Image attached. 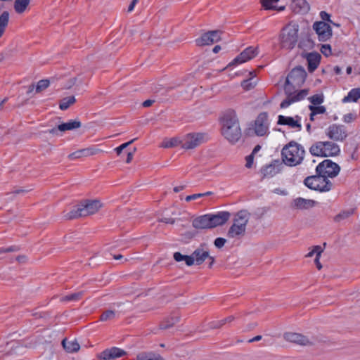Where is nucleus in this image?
<instances>
[{"mask_svg":"<svg viewBox=\"0 0 360 360\" xmlns=\"http://www.w3.org/2000/svg\"><path fill=\"white\" fill-rule=\"evenodd\" d=\"M221 133L226 139L234 143L241 137L238 117L233 111L226 112L221 118Z\"/></svg>","mask_w":360,"mask_h":360,"instance_id":"obj_1","label":"nucleus"},{"mask_svg":"<svg viewBox=\"0 0 360 360\" xmlns=\"http://www.w3.org/2000/svg\"><path fill=\"white\" fill-rule=\"evenodd\" d=\"M229 217L230 213L228 212H219L215 214H207L195 218L192 225L197 229H212L224 224Z\"/></svg>","mask_w":360,"mask_h":360,"instance_id":"obj_2","label":"nucleus"},{"mask_svg":"<svg viewBox=\"0 0 360 360\" xmlns=\"http://www.w3.org/2000/svg\"><path fill=\"white\" fill-rule=\"evenodd\" d=\"M305 150L300 144L291 141L281 150L282 163L289 167L300 165L304 158Z\"/></svg>","mask_w":360,"mask_h":360,"instance_id":"obj_3","label":"nucleus"},{"mask_svg":"<svg viewBox=\"0 0 360 360\" xmlns=\"http://www.w3.org/2000/svg\"><path fill=\"white\" fill-rule=\"evenodd\" d=\"M103 205L98 200H86L81 203L76 209L68 212L65 217L68 219H76L81 217H86L96 213Z\"/></svg>","mask_w":360,"mask_h":360,"instance_id":"obj_4","label":"nucleus"},{"mask_svg":"<svg viewBox=\"0 0 360 360\" xmlns=\"http://www.w3.org/2000/svg\"><path fill=\"white\" fill-rule=\"evenodd\" d=\"M210 257V253L207 250L200 247L195 250L191 255H183L179 252L174 253V259L176 262L185 261L187 266H192L195 264L200 265L202 264L206 259Z\"/></svg>","mask_w":360,"mask_h":360,"instance_id":"obj_5","label":"nucleus"},{"mask_svg":"<svg viewBox=\"0 0 360 360\" xmlns=\"http://www.w3.org/2000/svg\"><path fill=\"white\" fill-rule=\"evenodd\" d=\"M298 40V26L288 25L281 31L280 44L283 49H292Z\"/></svg>","mask_w":360,"mask_h":360,"instance_id":"obj_6","label":"nucleus"},{"mask_svg":"<svg viewBox=\"0 0 360 360\" xmlns=\"http://www.w3.org/2000/svg\"><path fill=\"white\" fill-rule=\"evenodd\" d=\"M307 77V72L302 67H297L293 68L288 74L284 90L285 93H290L291 90L297 87H300L304 84Z\"/></svg>","mask_w":360,"mask_h":360,"instance_id":"obj_7","label":"nucleus"},{"mask_svg":"<svg viewBox=\"0 0 360 360\" xmlns=\"http://www.w3.org/2000/svg\"><path fill=\"white\" fill-rule=\"evenodd\" d=\"M304 183L309 188L321 192L329 191L332 188V183L321 174L307 176Z\"/></svg>","mask_w":360,"mask_h":360,"instance_id":"obj_8","label":"nucleus"},{"mask_svg":"<svg viewBox=\"0 0 360 360\" xmlns=\"http://www.w3.org/2000/svg\"><path fill=\"white\" fill-rule=\"evenodd\" d=\"M283 337L285 340L301 346H311L318 342V340L314 337L309 338L301 333L293 332H285Z\"/></svg>","mask_w":360,"mask_h":360,"instance_id":"obj_9","label":"nucleus"},{"mask_svg":"<svg viewBox=\"0 0 360 360\" xmlns=\"http://www.w3.org/2000/svg\"><path fill=\"white\" fill-rule=\"evenodd\" d=\"M340 166L330 160H325L318 165L316 168V173L326 177H335L340 172Z\"/></svg>","mask_w":360,"mask_h":360,"instance_id":"obj_10","label":"nucleus"},{"mask_svg":"<svg viewBox=\"0 0 360 360\" xmlns=\"http://www.w3.org/2000/svg\"><path fill=\"white\" fill-rule=\"evenodd\" d=\"M206 141V134L202 133H191L181 137V148L193 149Z\"/></svg>","mask_w":360,"mask_h":360,"instance_id":"obj_11","label":"nucleus"},{"mask_svg":"<svg viewBox=\"0 0 360 360\" xmlns=\"http://www.w3.org/2000/svg\"><path fill=\"white\" fill-rule=\"evenodd\" d=\"M313 29L318 35L321 41H326L331 38L333 32L330 25L324 21L316 22L313 25Z\"/></svg>","mask_w":360,"mask_h":360,"instance_id":"obj_12","label":"nucleus"},{"mask_svg":"<svg viewBox=\"0 0 360 360\" xmlns=\"http://www.w3.org/2000/svg\"><path fill=\"white\" fill-rule=\"evenodd\" d=\"M326 134L329 139L336 141H342L347 136L345 127L336 124L330 125L327 128Z\"/></svg>","mask_w":360,"mask_h":360,"instance_id":"obj_13","label":"nucleus"},{"mask_svg":"<svg viewBox=\"0 0 360 360\" xmlns=\"http://www.w3.org/2000/svg\"><path fill=\"white\" fill-rule=\"evenodd\" d=\"M221 32L218 30H213L203 34L200 37L195 40V43L199 46H208L219 41L221 39Z\"/></svg>","mask_w":360,"mask_h":360,"instance_id":"obj_14","label":"nucleus"},{"mask_svg":"<svg viewBox=\"0 0 360 360\" xmlns=\"http://www.w3.org/2000/svg\"><path fill=\"white\" fill-rule=\"evenodd\" d=\"M285 94H287V98L281 102L280 105L281 108H288L292 103L302 100L308 95L309 91L307 89H302L298 92H292V90H291L290 93Z\"/></svg>","mask_w":360,"mask_h":360,"instance_id":"obj_15","label":"nucleus"},{"mask_svg":"<svg viewBox=\"0 0 360 360\" xmlns=\"http://www.w3.org/2000/svg\"><path fill=\"white\" fill-rule=\"evenodd\" d=\"M258 53L257 47L249 46L242 51L229 65L245 63L257 56Z\"/></svg>","mask_w":360,"mask_h":360,"instance_id":"obj_16","label":"nucleus"},{"mask_svg":"<svg viewBox=\"0 0 360 360\" xmlns=\"http://www.w3.org/2000/svg\"><path fill=\"white\" fill-rule=\"evenodd\" d=\"M269 129L268 115L266 113H261L257 117L255 122V132L257 136H264Z\"/></svg>","mask_w":360,"mask_h":360,"instance_id":"obj_17","label":"nucleus"},{"mask_svg":"<svg viewBox=\"0 0 360 360\" xmlns=\"http://www.w3.org/2000/svg\"><path fill=\"white\" fill-rule=\"evenodd\" d=\"M301 117L298 115L295 117H287L284 115H279L278 117L277 124L279 125H287L290 128L300 131L302 129Z\"/></svg>","mask_w":360,"mask_h":360,"instance_id":"obj_18","label":"nucleus"},{"mask_svg":"<svg viewBox=\"0 0 360 360\" xmlns=\"http://www.w3.org/2000/svg\"><path fill=\"white\" fill-rule=\"evenodd\" d=\"M283 168V163L279 160H274L271 164L263 167L261 173L264 178L272 177L280 173Z\"/></svg>","mask_w":360,"mask_h":360,"instance_id":"obj_19","label":"nucleus"},{"mask_svg":"<svg viewBox=\"0 0 360 360\" xmlns=\"http://www.w3.org/2000/svg\"><path fill=\"white\" fill-rule=\"evenodd\" d=\"M126 354V352L117 347H112L103 351L98 357L102 360H112Z\"/></svg>","mask_w":360,"mask_h":360,"instance_id":"obj_20","label":"nucleus"},{"mask_svg":"<svg viewBox=\"0 0 360 360\" xmlns=\"http://www.w3.org/2000/svg\"><path fill=\"white\" fill-rule=\"evenodd\" d=\"M250 214L246 210L239 211L233 219V225L240 226V227L245 229L249 221Z\"/></svg>","mask_w":360,"mask_h":360,"instance_id":"obj_21","label":"nucleus"},{"mask_svg":"<svg viewBox=\"0 0 360 360\" xmlns=\"http://www.w3.org/2000/svg\"><path fill=\"white\" fill-rule=\"evenodd\" d=\"M323 147V157L338 155L340 149L338 145L330 141H322Z\"/></svg>","mask_w":360,"mask_h":360,"instance_id":"obj_22","label":"nucleus"},{"mask_svg":"<svg viewBox=\"0 0 360 360\" xmlns=\"http://www.w3.org/2000/svg\"><path fill=\"white\" fill-rule=\"evenodd\" d=\"M306 58L308 63V70L310 72H314L319 65L321 55L318 53H309L307 55Z\"/></svg>","mask_w":360,"mask_h":360,"instance_id":"obj_23","label":"nucleus"},{"mask_svg":"<svg viewBox=\"0 0 360 360\" xmlns=\"http://www.w3.org/2000/svg\"><path fill=\"white\" fill-rule=\"evenodd\" d=\"M315 205L314 200L302 198H297L293 200V206L300 210H307L313 207Z\"/></svg>","mask_w":360,"mask_h":360,"instance_id":"obj_24","label":"nucleus"},{"mask_svg":"<svg viewBox=\"0 0 360 360\" xmlns=\"http://www.w3.org/2000/svg\"><path fill=\"white\" fill-rule=\"evenodd\" d=\"M62 345L69 353L77 352L80 348L79 344L76 340H68L65 338L62 341Z\"/></svg>","mask_w":360,"mask_h":360,"instance_id":"obj_25","label":"nucleus"},{"mask_svg":"<svg viewBox=\"0 0 360 360\" xmlns=\"http://www.w3.org/2000/svg\"><path fill=\"white\" fill-rule=\"evenodd\" d=\"M245 229L240 227V226L231 225L227 232V236L230 238H240L245 233Z\"/></svg>","mask_w":360,"mask_h":360,"instance_id":"obj_26","label":"nucleus"},{"mask_svg":"<svg viewBox=\"0 0 360 360\" xmlns=\"http://www.w3.org/2000/svg\"><path fill=\"white\" fill-rule=\"evenodd\" d=\"M82 126L81 122L77 120H70L65 123H62L58 126V129L60 131H65L68 130H72L78 129Z\"/></svg>","mask_w":360,"mask_h":360,"instance_id":"obj_27","label":"nucleus"},{"mask_svg":"<svg viewBox=\"0 0 360 360\" xmlns=\"http://www.w3.org/2000/svg\"><path fill=\"white\" fill-rule=\"evenodd\" d=\"M292 6L296 12H307L309 5L306 0H291Z\"/></svg>","mask_w":360,"mask_h":360,"instance_id":"obj_28","label":"nucleus"},{"mask_svg":"<svg viewBox=\"0 0 360 360\" xmlns=\"http://www.w3.org/2000/svg\"><path fill=\"white\" fill-rule=\"evenodd\" d=\"M359 98H360V89L356 88L352 89L348 93L347 96L344 97V98L342 99V102H356Z\"/></svg>","mask_w":360,"mask_h":360,"instance_id":"obj_29","label":"nucleus"},{"mask_svg":"<svg viewBox=\"0 0 360 360\" xmlns=\"http://www.w3.org/2000/svg\"><path fill=\"white\" fill-rule=\"evenodd\" d=\"M179 146H181V137H173L169 139H165L161 144V146L165 148L176 147Z\"/></svg>","mask_w":360,"mask_h":360,"instance_id":"obj_30","label":"nucleus"},{"mask_svg":"<svg viewBox=\"0 0 360 360\" xmlns=\"http://www.w3.org/2000/svg\"><path fill=\"white\" fill-rule=\"evenodd\" d=\"M323 146L322 141L316 142L310 147V153L314 156L323 157Z\"/></svg>","mask_w":360,"mask_h":360,"instance_id":"obj_31","label":"nucleus"},{"mask_svg":"<svg viewBox=\"0 0 360 360\" xmlns=\"http://www.w3.org/2000/svg\"><path fill=\"white\" fill-rule=\"evenodd\" d=\"M353 213H354L353 209L342 210L333 217V221L335 223H340L342 221L345 220V219H348L349 217H350L353 214Z\"/></svg>","mask_w":360,"mask_h":360,"instance_id":"obj_32","label":"nucleus"},{"mask_svg":"<svg viewBox=\"0 0 360 360\" xmlns=\"http://www.w3.org/2000/svg\"><path fill=\"white\" fill-rule=\"evenodd\" d=\"M9 21V13L4 11L0 15V38L4 33Z\"/></svg>","mask_w":360,"mask_h":360,"instance_id":"obj_33","label":"nucleus"},{"mask_svg":"<svg viewBox=\"0 0 360 360\" xmlns=\"http://www.w3.org/2000/svg\"><path fill=\"white\" fill-rule=\"evenodd\" d=\"M137 360H165L160 354L152 352L141 353L137 355Z\"/></svg>","mask_w":360,"mask_h":360,"instance_id":"obj_34","label":"nucleus"},{"mask_svg":"<svg viewBox=\"0 0 360 360\" xmlns=\"http://www.w3.org/2000/svg\"><path fill=\"white\" fill-rule=\"evenodd\" d=\"M30 0H15L14 3V8L16 13H23L30 4Z\"/></svg>","mask_w":360,"mask_h":360,"instance_id":"obj_35","label":"nucleus"},{"mask_svg":"<svg viewBox=\"0 0 360 360\" xmlns=\"http://www.w3.org/2000/svg\"><path fill=\"white\" fill-rule=\"evenodd\" d=\"M279 0H261V3L262 6L267 10L272 9L275 10L277 9L278 11H283L284 10L285 7L281 6L277 8L276 4L278 3Z\"/></svg>","mask_w":360,"mask_h":360,"instance_id":"obj_36","label":"nucleus"},{"mask_svg":"<svg viewBox=\"0 0 360 360\" xmlns=\"http://www.w3.org/2000/svg\"><path fill=\"white\" fill-rule=\"evenodd\" d=\"M76 101L74 96L65 97L63 98L59 104V108L62 110H67L71 105L74 104Z\"/></svg>","mask_w":360,"mask_h":360,"instance_id":"obj_37","label":"nucleus"},{"mask_svg":"<svg viewBox=\"0 0 360 360\" xmlns=\"http://www.w3.org/2000/svg\"><path fill=\"white\" fill-rule=\"evenodd\" d=\"M180 317L179 316H172L168 318L165 322L161 323L160 328L162 329H167L172 327L176 323L179 321Z\"/></svg>","mask_w":360,"mask_h":360,"instance_id":"obj_38","label":"nucleus"},{"mask_svg":"<svg viewBox=\"0 0 360 360\" xmlns=\"http://www.w3.org/2000/svg\"><path fill=\"white\" fill-rule=\"evenodd\" d=\"M117 316V312L114 310H106L100 316L101 321H112Z\"/></svg>","mask_w":360,"mask_h":360,"instance_id":"obj_39","label":"nucleus"},{"mask_svg":"<svg viewBox=\"0 0 360 360\" xmlns=\"http://www.w3.org/2000/svg\"><path fill=\"white\" fill-rule=\"evenodd\" d=\"M84 295L83 291H80L78 292L72 293L68 295H65L64 297H62L60 298L61 302H66V301H77L82 298V297Z\"/></svg>","mask_w":360,"mask_h":360,"instance_id":"obj_40","label":"nucleus"},{"mask_svg":"<svg viewBox=\"0 0 360 360\" xmlns=\"http://www.w3.org/2000/svg\"><path fill=\"white\" fill-rule=\"evenodd\" d=\"M257 84V79L255 78H250L246 80H244L241 85L245 90H250L254 88Z\"/></svg>","mask_w":360,"mask_h":360,"instance_id":"obj_41","label":"nucleus"},{"mask_svg":"<svg viewBox=\"0 0 360 360\" xmlns=\"http://www.w3.org/2000/svg\"><path fill=\"white\" fill-rule=\"evenodd\" d=\"M311 105H321L323 102V96L322 94H316L309 98Z\"/></svg>","mask_w":360,"mask_h":360,"instance_id":"obj_42","label":"nucleus"},{"mask_svg":"<svg viewBox=\"0 0 360 360\" xmlns=\"http://www.w3.org/2000/svg\"><path fill=\"white\" fill-rule=\"evenodd\" d=\"M50 82L48 79H41L38 82L36 86V92L39 93L49 87Z\"/></svg>","mask_w":360,"mask_h":360,"instance_id":"obj_43","label":"nucleus"},{"mask_svg":"<svg viewBox=\"0 0 360 360\" xmlns=\"http://www.w3.org/2000/svg\"><path fill=\"white\" fill-rule=\"evenodd\" d=\"M309 109L311 112H313V115H319L324 114L326 111V109L323 105L314 106V105H309Z\"/></svg>","mask_w":360,"mask_h":360,"instance_id":"obj_44","label":"nucleus"},{"mask_svg":"<svg viewBox=\"0 0 360 360\" xmlns=\"http://www.w3.org/2000/svg\"><path fill=\"white\" fill-rule=\"evenodd\" d=\"M85 157L96 155L101 152V150L96 148H87L83 149Z\"/></svg>","mask_w":360,"mask_h":360,"instance_id":"obj_45","label":"nucleus"},{"mask_svg":"<svg viewBox=\"0 0 360 360\" xmlns=\"http://www.w3.org/2000/svg\"><path fill=\"white\" fill-rule=\"evenodd\" d=\"M233 320H234V317L233 316H228L221 321H219L217 323H216L213 326V328H220L222 326H224V324H226V323L231 322Z\"/></svg>","mask_w":360,"mask_h":360,"instance_id":"obj_46","label":"nucleus"},{"mask_svg":"<svg viewBox=\"0 0 360 360\" xmlns=\"http://www.w3.org/2000/svg\"><path fill=\"white\" fill-rule=\"evenodd\" d=\"M321 52L326 57L331 55V46L329 44H323L320 49Z\"/></svg>","mask_w":360,"mask_h":360,"instance_id":"obj_47","label":"nucleus"},{"mask_svg":"<svg viewBox=\"0 0 360 360\" xmlns=\"http://www.w3.org/2000/svg\"><path fill=\"white\" fill-rule=\"evenodd\" d=\"M82 157H85L84 154L83 149L77 150V151H75L74 153H70L68 155V158L70 159V160L77 159V158H82Z\"/></svg>","mask_w":360,"mask_h":360,"instance_id":"obj_48","label":"nucleus"},{"mask_svg":"<svg viewBox=\"0 0 360 360\" xmlns=\"http://www.w3.org/2000/svg\"><path fill=\"white\" fill-rule=\"evenodd\" d=\"M136 139H134L129 141V142L124 143L120 145L119 147L116 148L115 151L117 152V155H120L124 148H126L128 146L131 144Z\"/></svg>","mask_w":360,"mask_h":360,"instance_id":"obj_49","label":"nucleus"},{"mask_svg":"<svg viewBox=\"0 0 360 360\" xmlns=\"http://www.w3.org/2000/svg\"><path fill=\"white\" fill-rule=\"evenodd\" d=\"M356 119V115L353 113H348L344 115L343 121L346 123H349Z\"/></svg>","mask_w":360,"mask_h":360,"instance_id":"obj_50","label":"nucleus"},{"mask_svg":"<svg viewBox=\"0 0 360 360\" xmlns=\"http://www.w3.org/2000/svg\"><path fill=\"white\" fill-rule=\"evenodd\" d=\"M226 242V239H224L223 238H217L215 239L214 243L217 248H221L225 245Z\"/></svg>","mask_w":360,"mask_h":360,"instance_id":"obj_51","label":"nucleus"},{"mask_svg":"<svg viewBox=\"0 0 360 360\" xmlns=\"http://www.w3.org/2000/svg\"><path fill=\"white\" fill-rule=\"evenodd\" d=\"M320 16H321V19L323 20V21H324V22L327 21L329 22H332V20H330V15L326 11H321L320 13Z\"/></svg>","mask_w":360,"mask_h":360,"instance_id":"obj_52","label":"nucleus"},{"mask_svg":"<svg viewBox=\"0 0 360 360\" xmlns=\"http://www.w3.org/2000/svg\"><path fill=\"white\" fill-rule=\"evenodd\" d=\"M316 254V257H320L323 250L320 245H316L312 249Z\"/></svg>","mask_w":360,"mask_h":360,"instance_id":"obj_53","label":"nucleus"},{"mask_svg":"<svg viewBox=\"0 0 360 360\" xmlns=\"http://www.w3.org/2000/svg\"><path fill=\"white\" fill-rule=\"evenodd\" d=\"M253 156L252 154L246 157V164L245 167L248 168H250L253 163Z\"/></svg>","mask_w":360,"mask_h":360,"instance_id":"obj_54","label":"nucleus"},{"mask_svg":"<svg viewBox=\"0 0 360 360\" xmlns=\"http://www.w3.org/2000/svg\"><path fill=\"white\" fill-rule=\"evenodd\" d=\"M199 198H202L201 193H195V194H193V195L186 196V200L187 202H189L191 200H195V199H198Z\"/></svg>","mask_w":360,"mask_h":360,"instance_id":"obj_55","label":"nucleus"},{"mask_svg":"<svg viewBox=\"0 0 360 360\" xmlns=\"http://www.w3.org/2000/svg\"><path fill=\"white\" fill-rule=\"evenodd\" d=\"M136 148H134V151L132 152H129L128 154H127V160H126V162L127 163H129L131 162V161L133 159V157H134V152L136 151Z\"/></svg>","mask_w":360,"mask_h":360,"instance_id":"obj_56","label":"nucleus"},{"mask_svg":"<svg viewBox=\"0 0 360 360\" xmlns=\"http://www.w3.org/2000/svg\"><path fill=\"white\" fill-rule=\"evenodd\" d=\"M18 250V248L16 247H10L8 248H1L0 249V253L2 252H13Z\"/></svg>","mask_w":360,"mask_h":360,"instance_id":"obj_57","label":"nucleus"},{"mask_svg":"<svg viewBox=\"0 0 360 360\" xmlns=\"http://www.w3.org/2000/svg\"><path fill=\"white\" fill-rule=\"evenodd\" d=\"M155 102L154 100H150V99H148V100H146L143 103V106L145 107V108H148V107H150V105H153V103Z\"/></svg>","mask_w":360,"mask_h":360,"instance_id":"obj_58","label":"nucleus"},{"mask_svg":"<svg viewBox=\"0 0 360 360\" xmlns=\"http://www.w3.org/2000/svg\"><path fill=\"white\" fill-rule=\"evenodd\" d=\"M137 2H138V0H132V1L131 2V4L128 8L129 12H131L134 9V8Z\"/></svg>","mask_w":360,"mask_h":360,"instance_id":"obj_59","label":"nucleus"},{"mask_svg":"<svg viewBox=\"0 0 360 360\" xmlns=\"http://www.w3.org/2000/svg\"><path fill=\"white\" fill-rule=\"evenodd\" d=\"M161 221L166 224H173L175 221L174 219L172 218H165V219H162Z\"/></svg>","mask_w":360,"mask_h":360,"instance_id":"obj_60","label":"nucleus"},{"mask_svg":"<svg viewBox=\"0 0 360 360\" xmlns=\"http://www.w3.org/2000/svg\"><path fill=\"white\" fill-rule=\"evenodd\" d=\"M319 259H320V257H316L315 260H314V262H315L316 267L318 268L319 270H320L322 268V265L319 261Z\"/></svg>","mask_w":360,"mask_h":360,"instance_id":"obj_61","label":"nucleus"},{"mask_svg":"<svg viewBox=\"0 0 360 360\" xmlns=\"http://www.w3.org/2000/svg\"><path fill=\"white\" fill-rule=\"evenodd\" d=\"M262 338V335H257L254 337L253 338L248 340V342H253L261 340Z\"/></svg>","mask_w":360,"mask_h":360,"instance_id":"obj_62","label":"nucleus"},{"mask_svg":"<svg viewBox=\"0 0 360 360\" xmlns=\"http://www.w3.org/2000/svg\"><path fill=\"white\" fill-rule=\"evenodd\" d=\"M274 193H276V194H279V195H285L286 194V192L285 191L281 190L280 188H276L274 191Z\"/></svg>","mask_w":360,"mask_h":360,"instance_id":"obj_63","label":"nucleus"},{"mask_svg":"<svg viewBox=\"0 0 360 360\" xmlns=\"http://www.w3.org/2000/svg\"><path fill=\"white\" fill-rule=\"evenodd\" d=\"M59 129L57 128H53L51 129L48 130V133L53 134V135H58V131Z\"/></svg>","mask_w":360,"mask_h":360,"instance_id":"obj_64","label":"nucleus"}]
</instances>
